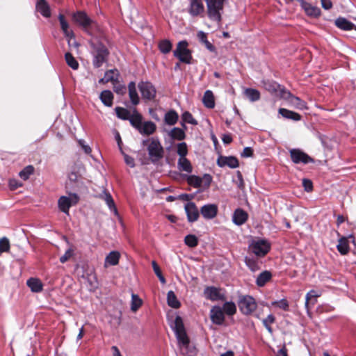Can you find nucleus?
<instances>
[{
    "instance_id": "1",
    "label": "nucleus",
    "mask_w": 356,
    "mask_h": 356,
    "mask_svg": "<svg viewBox=\"0 0 356 356\" xmlns=\"http://www.w3.org/2000/svg\"><path fill=\"white\" fill-rule=\"evenodd\" d=\"M170 327L175 334L181 353L186 356H193L196 350L195 347L190 344L182 318L179 316H177L170 323Z\"/></svg>"
},
{
    "instance_id": "2",
    "label": "nucleus",
    "mask_w": 356,
    "mask_h": 356,
    "mask_svg": "<svg viewBox=\"0 0 356 356\" xmlns=\"http://www.w3.org/2000/svg\"><path fill=\"white\" fill-rule=\"evenodd\" d=\"M72 19L88 35L95 36L102 35L103 30L99 24L90 19L83 11H76L72 15Z\"/></svg>"
},
{
    "instance_id": "3",
    "label": "nucleus",
    "mask_w": 356,
    "mask_h": 356,
    "mask_svg": "<svg viewBox=\"0 0 356 356\" xmlns=\"http://www.w3.org/2000/svg\"><path fill=\"white\" fill-rule=\"evenodd\" d=\"M92 56V65L94 67L99 68L107 61L109 51L107 47L101 42L91 40L89 42Z\"/></svg>"
},
{
    "instance_id": "4",
    "label": "nucleus",
    "mask_w": 356,
    "mask_h": 356,
    "mask_svg": "<svg viewBox=\"0 0 356 356\" xmlns=\"http://www.w3.org/2000/svg\"><path fill=\"white\" fill-rule=\"evenodd\" d=\"M207 4L208 18L217 26H220L224 0H204Z\"/></svg>"
},
{
    "instance_id": "5",
    "label": "nucleus",
    "mask_w": 356,
    "mask_h": 356,
    "mask_svg": "<svg viewBox=\"0 0 356 356\" xmlns=\"http://www.w3.org/2000/svg\"><path fill=\"white\" fill-rule=\"evenodd\" d=\"M142 144L147 145V150L152 163H155L163 157V147L158 138H151L143 140Z\"/></svg>"
},
{
    "instance_id": "6",
    "label": "nucleus",
    "mask_w": 356,
    "mask_h": 356,
    "mask_svg": "<svg viewBox=\"0 0 356 356\" xmlns=\"http://www.w3.org/2000/svg\"><path fill=\"white\" fill-rule=\"evenodd\" d=\"M238 305L241 312L246 316L253 314L257 307L255 299L251 296H241L238 298Z\"/></svg>"
},
{
    "instance_id": "7",
    "label": "nucleus",
    "mask_w": 356,
    "mask_h": 356,
    "mask_svg": "<svg viewBox=\"0 0 356 356\" xmlns=\"http://www.w3.org/2000/svg\"><path fill=\"white\" fill-rule=\"evenodd\" d=\"M66 187L67 189L77 192L84 191L86 189L83 177L74 170L71 171L68 175Z\"/></svg>"
},
{
    "instance_id": "8",
    "label": "nucleus",
    "mask_w": 356,
    "mask_h": 356,
    "mask_svg": "<svg viewBox=\"0 0 356 356\" xmlns=\"http://www.w3.org/2000/svg\"><path fill=\"white\" fill-rule=\"evenodd\" d=\"M174 56L181 62L191 63L192 58L190 50L188 49V42L182 40L178 42L176 49L173 51Z\"/></svg>"
},
{
    "instance_id": "9",
    "label": "nucleus",
    "mask_w": 356,
    "mask_h": 356,
    "mask_svg": "<svg viewBox=\"0 0 356 356\" xmlns=\"http://www.w3.org/2000/svg\"><path fill=\"white\" fill-rule=\"evenodd\" d=\"M79 197L75 193H70L69 196H62L59 198L58 204L60 210L69 214V209L72 206L79 202Z\"/></svg>"
},
{
    "instance_id": "10",
    "label": "nucleus",
    "mask_w": 356,
    "mask_h": 356,
    "mask_svg": "<svg viewBox=\"0 0 356 356\" xmlns=\"http://www.w3.org/2000/svg\"><path fill=\"white\" fill-rule=\"evenodd\" d=\"M270 243L266 240L253 241L250 245V250L257 257H264L270 250Z\"/></svg>"
},
{
    "instance_id": "11",
    "label": "nucleus",
    "mask_w": 356,
    "mask_h": 356,
    "mask_svg": "<svg viewBox=\"0 0 356 356\" xmlns=\"http://www.w3.org/2000/svg\"><path fill=\"white\" fill-rule=\"evenodd\" d=\"M289 153L291 161L296 164H307L314 162L312 157L300 149H291L289 150Z\"/></svg>"
},
{
    "instance_id": "12",
    "label": "nucleus",
    "mask_w": 356,
    "mask_h": 356,
    "mask_svg": "<svg viewBox=\"0 0 356 356\" xmlns=\"http://www.w3.org/2000/svg\"><path fill=\"white\" fill-rule=\"evenodd\" d=\"M187 10L193 17H202L204 13V6L202 0H189Z\"/></svg>"
},
{
    "instance_id": "13",
    "label": "nucleus",
    "mask_w": 356,
    "mask_h": 356,
    "mask_svg": "<svg viewBox=\"0 0 356 356\" xmlns=\"http://www.w3.org/2000/svg\"><path fill=\"white\" fill-rule=\"evenodd\" d=\"M138 88L143 97L147 100L153 99L156 96V89L150 82H141Z\"/></svg>"
},
{
    "instance_id": "14",
    "label": "nucleus",
    "mask_w": 356,
    "mask_h": 356,
    "mask_svg": "<svg viewBox=\"0 0 356 356\" xmlns=\"http://www.w3.org/2000/svg\"><path fill=\"white\" fill-rule=\"evenodd\" d=\"M211 321L216 325H222L225 321V314L220 306H213L210 311Z\"/></svg>"
},
{
    "instance_id": "15",
    "label": "nucleus",
    "mask_w": 356,
    "mask_h": 356,
    "mask_svg": "<svg viewBox=\"0 0 356 356\" xmlns=\"http://www.w3.org/2000/svg\"><path fill=\"white\" fill-rule=\"evenodd\" d=\"M217 164L219 167L228 166L230 168H236L238 167V161L235 156H221L218 159Z\"/></svg>"
},
{
    "instance_id": "16",
    "label": "nucleus",
    "mask_w": 356,
    "mask_h": 356,
    "mask_svg": "<svg viewBox=\"0 0 356 356\" xmlns=\"http://www.w3.org/2000/svg\"><path fill=\"white\" fill-rule=\"evenodd\" d=\"M200 212L205 219H213L218 213V206L215 204H207L202 207Z\"/></svg>"
},
{
    "instance_id": "17",
    "label": "nucleus",
    "mask_w": 356,
    "mask_h": 356,
    "mask_svg": "<svg viewBox=\"0 0 356 356\" xmlns=\"http://www.w3.org/2000/svg\"><path fill=\"white\" fill-rule=\"evenodd\" d=\"M185 211L187 215V219L193 222L197 220L199 217V211L194 202H190L185 205Z\"/></svg>"
},
{
    "instance_id": "18",
    "label": "nucleus",
    "mask_w": 356,
    "mask_h": 356,
    "mask_svg": "<svg viewBox=\"0 0 356 356\" xmlns=\"http://www.w3.org/2000/svg\"><path fill=\"white\" fill-rule=\"evenodd\" d=\"M58 19L60 22V29L65 35V38L71 40L74 38V33L72 30L70 29V25L67 20L65 18V16L63 14H59L58 16Z\"/></svg>"
},
{
    "instance_id": "19",
    "label": "nucleus",
    "mask_w": 356,
    "mask_h": 356,
    "mask_svg": "<svg viewBox=\"0 0 356 356\" xmlns=\"http://www.w3.org/2000/svg\"><path fill=\"white\" fill-rule=\"evenodd\" d=\"M287 94V97H286L288 99L289 103L295 108L299 110H304L307 108V104L305 101L302 100L298 97L293 95L289 92H285Z\"/></svg>"
},
{
    "instance_id": "20",
    "label": "nucleus",
    "mask_w": 356,
    "mask_h": 356,
    "mask_svg": "<svg viewBox=\"0 0 356 356\" xmlns=\"http://www.w3.org/2000/svg\"><path fill=\"white\" fill-rule=\"evenodd\" d=\"M302 9L305 11L306 15L311 17H318L321 14V9L316 6H313L311 3L304 1L301 6Z\"/></svg>"
},
{
    "instance_id": "21",
    "label": "nucleus",
    "mask_w": 356,
    "mask_h": 356,
    "mask_svg": "<svg viewBox=\"0 0 356 356\" xmlns=\"http://www.w3.org/2000/svg\"><path fill=\"white\" fill-rule=\"evenodd\" d=\"M248 215L246 211L242 209H237L234 211L232 216V221L236 225H242L248 220Z\"/></svg>"
},
{
    "instance_id": "22",
    "label": "nucleus",
    "mask_w": 356,
    "mask_h": 356,
    "mask_svg": "<svg viewBox=\"0 0 356 356\" xmlns=\"http://www.w3.org/2000/svg\"><path fill=\"white\" fill-rule=\"evenodd\" d=\"M35 8L36 10L39 12L43 17L46 18L50 17V8L45 0H37Z\"/></svg>"
},
{
    "instance_id": "23",
    "label": "nucleus",
    "mask_w": 356,
    "mask_h": 356,
    "mask_svg": "<svg viewBox=\"0 0 356 356\" xmlns=\"http://www.w3.org/2000/svg\"><path fill=\"white\" fill-rule=\"evenodd\" d=\"M156 126L155 123L152 121H147L143 122L140 128L138 129L140 134L143 135H151L156 131Z\"/></svg>"
},
{
    "instance_id": "24",
    "label": "nucleus",
    "mask_w": 356,
    "mask_h": 356,
    "mask_svg": "<svg viewBox=\"0 0 356 356\" xmlns=\"http://www.w3.org/2000/svg\"><path fill=\"white\" fill-rule=\"evenodd\" d=\"M204 294L206 298L215 301L221 299V295L218 289L213 286H208L204 290Z\"/></svg>"
},
{
    "instance_id": "25",
    "label": "nucleus",
    "mask_w": 356,
    "mask_h": 356,
    "mask_svg": "<svg viewBox=\"0 0 356 356\" xmlns=\"http://www.w3.org/2000/svg\"><path fill=\"white\" fill-rule=\"evenodd\" d=\"M202 103L204 106L208 108H213L215 107V98L211 90H207L204 92L202 97Z\"/></svg>"
},
{
    "instance_id": "26",
    "label": "nucleus",
    "mask_w": 356,
    "mask_h": 356,
    "mask_svg": "<svg viewBox=\"0 0 356 356\" xmlns=\"http://www.w3.org/2000/svg\"><path fill=\"white\" fill-rule=\"evenodd\" d=\"M130 122V124L136 128L137 130L140 128L143 122V117L142 115L136 111V108L133 110V113L130 115V117L128 120Z\"/></svg>"
},
{
    "instance_id": "27",
    "label": "nucleus",
    "mask_w": 356,
    "mask_h": 356,
    "mask_svg": "<svg viewBox=\"0 0 356 356\" xmlns=\"http://www.w3.org/2000/svg\"><path fill=\"white\" fill-rule=\"evenodd\" d=\"M99 98L104 106H112L114 96L111 90H103L99 95Z\"/></svg>"
},
{
    "instance_id": "28",
    "label": "nucleus",
    "mask_w": 356,
    "mask_h": 356,
    "mask_svg": "<svg viewBox=\"0 0 356 356\" xmlns=\"http://www.w3.org/2000/svg\"><path fill=\"white\" fill-rule=\"evenodd\" d=\"M279 113L286 119L292 120L293 121H299L301 120V115L299 113L286 108H280Z\"/></svg>"
},
{
    "instance_id": "29",
    "label": "nucleus",
    "mask_w": 356,
    "mask_h": 356,
    "mask_svg": "<svg viewBox=\"0 0 356 356\" xmlns=\"http://www.w3.org/2000/svg\"><path fill=\"white\" fill-rule=\"evenodd\" d=\"M129 95L131 103L134 105H137L139 103V97L136 90V84L131 81L129 83Z\"/></svg>"
},
{
    "instance_id": "30",
    "label": "nucleus",
    "mask_w": 356,
    "mask_h": 356,
    "mask_svg": "<svg viewBox=\"0 0 356 356\" xmlns=\"http://www.w3.org/2000/svg\"><path fill=\"white\" fill-rule=\"evenodd\" d=\"M120 253L117 251L111 252L105 258L104 266L107 267L108 265L115 266L118 264L120 259Z\"/></svg>"
},
{
    "instance_id": "31",
    "label": "nucleus",
    "mask_w": 356,
    "mask_h": 356,
    "mask_svg": "<svg viewBox=\"0 0 356 356\" xmlns=\"http://www.w3.org/2000/svg\"><path fill=\"white\" fill-rule=\"evenodd\" d=\"M26 284L33 292L38 293L42 290V284L39 279L31 277L27 280Z\"/></svg>"
},
{
    "instance_id": "32",
    "label": "nucleus",
    "mask_w": 356,
    "mask_h": 356,
    "mask_svg": "<svg viewBox=\"0 0 356 356\" xmlns=\"http://www.w3.org/2000/svg\"><path fill=\"white\" fill-rule=\"evenodd\" d=\"M335 25L338 28L345 31L352 30L355 26V25L352 22H350V21L347 20L343 17L337 18L335 20Z\"/></svg>"
},
{
    "instance_id": "33",
    "label": "nucleus",
    "mask_w": 356,
    "mask_h": 356,
    "mask_svg": "<svg viewBox=\"0 0 356 356\" xmlns=\"http://www.w3.org/2000/svg\"><path fill=\"white\" fill-rule=\"evenodd\" d=\"M179 119L177 113L174 110H170L165 114L164 121L165 124L172 126L175 124Z\"/></svg>"
},
{
    "instance_id": "34",
    "label": "nucleus",
    "mask_w": 356,
    "mask_h": 356,
    "mask_svg": "<svg viewBox=\"0 0 356 356\" xmlns=\"http://www.w3.org/2000/svg\"><path fill=\"white\" fill-rule=\"evenodd\" d=\"M177 165L179 170L181 171L191 173L193 170L191 162L186 158H179L178 160Z\"/></svg>"
},
{
    "instance_id": "35",
    "label": "nucleus",
    "mask_w": 356,
    "mask_h": 356,
    "mask_svg": "<svg viewBox=\"0 0 356 356\" xmlns=\"http://www.w3.org/2000/svg\"><path fill=\"white\" fill-rule=\"evenodd\" d=\"M272 277L270 272L265 270L261 273L256 280V284L259 286H264Z\"/></svg>"
},
{
    "instance_id": "36",
    "label": "nucleus",
    "mask_w": 356,
    "mask_h": 356,
    "mask_svg": "<svg viewBox=\"0 0 356 356\" xmlns=\"http://www.w3.org/2000/svg\"><path fill=\"white\" fill-rule=\"evenodd\" d=\"M337 248L341 254L345 255L348 254L350 250L348 240L346 237L341 238L339 240Z\"/></svg>"
},
{
    "instance_id": "37",
    "label": "nucleus",
    "mask_w": 356,
    "mask_h": 356,
    "mask_svg": "<svg viewBox=\"0 0 356 356\" xmlns=\"http://www.w3.org/2000/svg\"><path fill=\"white\" fill-rule=\"evenodd\" d=\"M168 305L172 308L177 309L180 307V302L177 300L175 293L172 291H170L167 294Z\"/></svg>"
},
{
    "instance_id": "38",
    "label": "nucleus",
    "mask_w": 356,
    "mask_h": 356,
    "mask_svg": "<svg viewBox=\"0 0 356 356\" xmlns=\"http://www.w3.org/2000/svg\"><path fill=\"white\" fill-rule=\"evenodd\" d=\"M263 83H264V87L265 88V89L268 90L269 92H275L280 90L282 92H285L284 89L280 88L281 86L280 84H278L277 83H276L275 81H264Z\"/></svg>"
},
{
    "instance_id": "39",
    "label": "nucleus",
    "mask_w": 356,
    "mask_h": 356,
    "mask_svg": "<svg viewBox=\"0 0 356 356\" xmlns=\"http://www.w3.org/2000/svg\"><path fill=\"white\" fill-rule=\"evenodd\" d=\"M244 94L250 102H256L260 99V92L257 89L246 88Z\"/></svg>"
},
{
    "instance_id": "40",
    "label": "nucleus",
    "mask_w": 356,
    "mask_h": 356,
    "mask_svg": "<svg viewBox=\"0 0 356 356\" xmlns=\"http://www.w3.org/2000/svg\"><path fill=\"white\" fill-rule=\"evenodd\" d=\"M221 308L224 314L227 316H233L236 312V306L235 303L232 301L225 302Z\"/></svg>"
},
{
    "instance_id": "41",
    "label": "nucleus",
    "mask_w": 356,
    "mask_h": 356,
    "mask_svg": "<svg viewBox=\"0 0 356 356\" xmlns=\"http://www.w3.org/2000/svg\"><path fill=\"white\" fill-rule=\"evenodd\" d=\"M181 120H182L181 126L184 129H186L185 123H189L193 125L197 124V121L195 119H194L192 114L188 111H185L184 113H183V114L181 115Z\"/></svg>"
},
{
    "instance_id": "42",
    "label": "nucleus",
    "mask_w": 356,
    "mask_h": 356,
    "mask_svg": "<svg viewBox=\"0 0 356 356\" xmlns=\"http://www.w3.org/2000/svg\"><path fill=\"white\" fill-rule=\"evenodd\" d=\"M197 38L205 45L207 49L211 51H213L215 50L214 46L207 40V34L204 32L200 31L197 33Z\"/></svg>"
},
{
    "instance_id": "43",
    "label": "nucleus",
    "mask_w": 356,
    "mask_h": 356,
    "mask_svg": "<svg viewBox=\"0 0 356 356\" xmlns=\"http://www.w3.org/2000/svg\"><path fill=\"white\" fill-rule=\"evenodd\" d=\"M65 58L68 66H70L72 70H76L79 68V63L71 53L67 52L65 54Z\"/></svg>"
},
{
    "instance_id": "44",
    "label": "nucleus",
    "mask_w": 356,
    "mask_h": 356,
    "mask_svg": "<svg viewBox=\"0 0 356 356\" xmlns=\"http://www.w3.org/2000/svg\"><path fill=\"white\" fill-rule=\"evenodd\" d=\"M275 321V317L273 314H269L266 318L262 320V323L270 334H273V328L270 325Z\"/></svg>"
},
{
    "instance_id": "45",
    "label": "nucleus",
    "mask_w": 356,
    "mask_h": 356,
    "mask_svg": "<svg viewBox=\"0 0 356 356\" xmlns=\"http://www.w3.org/2000/svg\"><path fill=\"white\" fill-rule=\"evenodd\" d=\"M172 43L168 40H163L159 43V48L163 54H168L172 49Z\"/></svg>"
},
{
    "instance_id": "46",
    "label": "nucleus",
    "mask_w": 356,
    "mask_h": 356,
    "mask_svg": "<svg viewBox=\"0 0 356 356\" xmlns=\"http://www.w3.org/2000/svg\"><path fill=\"white\" fill-rule=\"evenodd\" d=\"M105 76L108 82H112L113 84L118 81L119 73L117 70H110L105 72Z\"/></svg>"
},
{
    "instance_id": "47",
    "label": "nucleus",
    "mask_w": 356,
    "mask_h": 356,
    "mask_svg": "<svg viewBox=\"0 0 356 356\" xmlns=\"http://www.w3.org/2000/svg\"><path fill=\"white\" fill-rule=\"evenodd\" d=\"M33 172L34 168L32 165H27L19 172V176L23 180H27Z\"/></svg>"
},
{
    "instance_id": "48",
    "label": "nucleus",
    "mask_w": 356,
    "mask_h": 356,
    "mask_svg": "<svg viewBox=\"0 0 356 356\" xmlns=\"http://www.w3.org/2000/svg\"><path fill=\"white\" fill-rule=\"evenodd\" d=\"M170 135L172 138L179 140L184 139L186 136L184 130L178 127L173 128L171 130Z\"/></svg>"
},
{
    "instance_id": "49",
    "label": "nucleus",
    "mask_w": 356,
    "mask_h": 356,
    "mask_svg": "<svg viewBox=\"0 0 356 356\" xmlns=\"http://www.w3.org/2000/svg\"><path fill=\"white\" fill-rule=\"evenodd\" d=\"M142 305V300L138 297V295L132 293L131 295V309L133 312H136Z\"/></svg>"
},
{
    "instance_id": "50",
    "label": "nucleus",
    "mask_w": 356,
    "mask_h": 356,
    "mask_svg": "<svg viewBox=\"0 0 356 356\" xmlns=\"http://www.w3.org/2000/svg\"><path fill=\"white\" fill-rule=\"evenodd\" d=\"M115 111L118 118L122 120H129L131 113L127 109L122 107H116Z\"/></svg>"
},
{
    "instance_id": "51",
    "label": "nucleus",
    "mask_w": 356,
    "mask_h": 356,
    "mask_svg": "<svg viewBox=\"0 0 356 356\" xmlns=\"http://www.w3.org/2000/svg\"><path fill=\"white\" fill-rule=\"evenodd\" d=\"M184 242L188 247L194 248L197 245L198 239L195 235L188 234L185 237Z\"/></svg>"
},
{
    "instance_id": "52",
    "label": "nucleus",
    "mask_w": 356,
    "mask_h": 356,
    "mask_svg": "<svg viewBox=\"0 0 356 356\" xmlns=\"http://www.w3.org/2000/svg\"><path fill=\"white\" fill-rule=\"evenodd\" d=\"M177 154L179 155V158H186L188 154V148L186 143H180L177 145Z\"/></svg>"
},
{
    "instance_id": "53",
    "label": "nucleus",
    "mask_w": 356,
    "mask_h": 356,
    "mask_svg": "<svg viewBox=\"0 0 356 356\" xmlns=\"http://www.w3.org/2000/svg\"><path fill=\"white\" fill-rule=\"evenodd\" d=\"M188 182L195 188H200L201 185V177L196 175H191L188 177Z\"/></svg>"
},
{
    "instance_id": "54",
    "label": "nucleus",
    "mask_w": 356,
    "mask_h": 356,
    "mask_svg": "<svg viewBox=\"0 0 356 356\" xmlns=\"http://www.w3.org/2000/svg\"><path fill=\"white\" fill-rule=\"evenodd\" d=\"M321 296V293L317 291H315V290H311L309 291L307 294H306V296H305V307L307 308H308V305H309V301L312 299V298H316L318 297H319Z\"/></svg>"
},
{
    "instance_id": "55",
    "label": "nucleus",
    "mask_w": 356,
    "mask_h": 356,
    "mask_svg": "<svg viewBox=\"0 0 356 356\" xmlns=\"http://www.w3.org/2000/svg\"><path fill=\"white\" fill-rule=\"evenodd\" d=\"M272 305L276 306L284 311L289 310V303L288 301L285 299H282L280 300L274 301L272 302Z\"/></svg>"
},
{
    "instance_id": "56",
    "label": "nucleus",
    "mask_w": 356,
    "mask_h": 356,
    "mask_svg": "<svg viewBox=\"0 0 356 356\" xmlns=\"http://www.w3.org/2000/svg\"><path fill=\"white\" fill-rule=\"evenodd\" d=\"M10 250V242L6 237L0 238V250L2 252H7Z\"/></svg>"
},
{
    "instance_id": "57",
    "label": "nucleus",
    "mask_w": 356,
    "mask_h": 356,
    "mask_svg": "<svg viewBox=\"0 0 356 356\" xmlns=\"http://www.w3.org/2000/svg\"><path fill=\"white\" fill-rule=\"evenodd\" d=\"M211 181L212 177L209 174H204L203 177H201V185L206 188L210 186Z\"/></svg>"
},
{
    "instance_id": "58",
    "label": "nucleus",
    "mask_w": 356,
    "mask_h": 356,
    "mask_svg": "<svg viewBox=\"0 0 356 356\" xmlns=\"http://www.w3.org/2000/svg\"><path fill=\"white\" fill-rule=\"evenodd\" d=\"M102 197L104 200V201L106 202V204L108 205V207L111 209H112L113 208L115 209V204H114L113 199L112 196L109 193H104L102 195Z\"/></svg>"
},
{
    "instance_id": "59",
    "label": "nucleus",
    "mask_w": 356,
    "mask_h": 356,
    "mask_svg": "<svg viewBox=\"0 0 356 356\" xmlns=\"http://www.w3.org/2000/svg\"><path fill=\"white\" fill-rule=\"evenodd\" d=\"M74 255V250L72 248H68L65 254L60 257V261L62 264L65 263Z\"/></svg>"
},
{
    "instance_id": "60",
    "label": "nucleus",
    "mask_w": 356,
    "mask_h": 356,
    "mask_svg": "<svg viewBox=\"0 0 356 356\" xmlns=\"http://www.w3.org/2000/svg\"><path fill=\"white\" fill-rule=\"evenodd\" d=\"M121 152L124 155V159L125 163L127 165H129L130 168H134L135 166L134 159L133 157L127 155V154L124 153L122 150H121Z\"/></svg>"
},
{
    "instance_id": "61",
    "label": "nucleus",
    "mask_w": 356,
    "mask_h": 356,
    "mask_svg": "<svg viewBox=\"0 0 356 356\" xmlns=\"http://www.w3.org/2000/svg\"><path fill=\"white\" fill-rule=\"evenodd\" d=\"M302 186L304 189L307 192H310L313 189V184L310 179H302Z\"/></svg>"
},
{
    "instance_id": "62",
    "label": "nucleus",
    "mask_w": 356,
    "mask_h": 356,
    "mask_svg": "<svg viewBox=\"0 0 356 356\" xmlns=\"http://www.w3.org/2000/svg\"><path fill=\"white\" fill-rule=\"evenodd\" d=\"M253 154V150L251 147H246L243 149V152L241 153V156L242 157H250L252 156Z\"/></svg>"
},
{
    "instance_id": "63",
    "label": "nucleus",
    "mask_w": 356,
    "mask_h": 356,
    "mask_svg": "<svg viewBox=\"0 0 356 356\" xmlns=\"http://www.w3.org/2000/svg\"><path fill=\"white\" fill-rule=\"evenodd\" d=\"M321 6L325 10H330L332 8V2L331 0H321Z\"/></svg>"
},
{
    "instance_id": "64",
    "label": "nucleus",
    "mask_w": 356,
    "mask_h": 356,
    "mask_svg": "<svg viewBox=\"0 0 356 356\" xmlns=\"http://www.w3.org/2000/svg\"><path fill=\"white\" fill-rule=\"evenodd\" d=\"M114 91L117 94L122 95L126 92V87L124 86L119 84L118 86H114Z\"/></svg>"
}]
</instances>
